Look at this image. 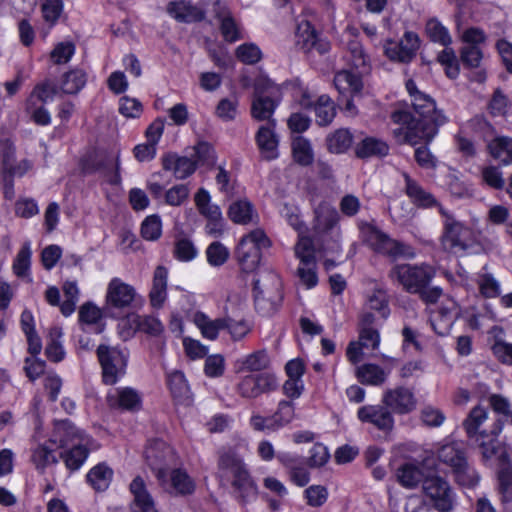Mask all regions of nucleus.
Masks as SVG:
<instances>
[{
    "label": "nucleus",
    "mask_w": 512,
    "mask_h": 512,
    "mask_svg": "<svg viewBox=\"0 0 512 512\" xmlns=\"http://www.w3.org/2000/svg\"><path fill=\"white\" fill-rule=\"evenodd\" d=\"M357 416L361 422L371 423L379 430L389 432L394 427V418L385 405H365L358 409Z\"/></svg>",
    "instance_id": "obj_20"
},
{
    "label": "nucleus",
    "mask_w": 512,
    "mask_h": 512,
    "mask_svg": "<svg viewBox=\"0 0 512 512\" xmlns=\"http://www.w3.org/2000/svg\"><path fill=\"white\" fill-rule=\"evenodd\" d=\"M339 220L338 211L326 202L320 203L314 210L313 231L322 242L321 247L326 252L338 253L341 251Z\"/></svg>",
    "instance_id": "obj_4"
},
{
    "label": "nucleus",
    "mask_w": 512,
    "mask_h": 512,
    "mask_svg": "<svg viewBox=\"0 0 512 512\" xmlns=\"http://www.w3.org/2000/svg\"><path fill=\"white\" fill-rule=\"evenodd\" d=\"M76 439H79L81 442L85 441L82 432H80L71 422L63 420L55 424L53 435L49 441L59 447H64L68 444H75L74 442Z\"/></svg>",
    "instance_id": "obj_27"
},
{
    "label": "nucleus",
    "mask_w": 512,
    "mask_h": 512,
    "mask_svg": "<svg viewBox=\"0 0 512 512\" xmlns=\"http://www.w3.org/2000/svg\"><path fill=\"white\" fill-rule=\"evenodd\" d=\"M218 468L222 476L232 477V493L241 504H246L256 499L257 487L238 455L230 450L221 452Z\"/></svg>",
    "instance_id": "obj_3"
},
{
    "label": "nucleus",
    "mask_w": 512,
    "mask_h": 512,
    "mask_svg": "<svg viewBox=\"0 0 512 512\" xmlns=\"http://www.w3.org/2000/svg\"><path fill=\"white\" fill-rule=\"evenodd\" d=\"M415 115L407 111H395L391 119L400 127L393 130V136L399 144L417 145L429 143L446 123V116L436 109L434 100L427 94H416L412 99Z\"/></svg>",
    "instance_id": "obj_1"
},
{
    "label": "nucleus",
    "mask_w": 512,
    "mask_h": 512,
    "mask_svg": "<svg viewBox=\"0 0 512 512\" xmlns=\"http://www.w3.org/2000/svg\"><path fill=\"white\" fill-rule=\"evenodd\" d=\"M481 177L483 182L493 189H503L505 180L500 168L496 166H486L481 170Z\"/></svg>",
    "instance_id": "obj_61"
},
{
    "label": "nucleus",
    "mask_w": 512,
    "mask_h": 512,
    "mask_svg": "<svg viewBox=\"0 0 512 512\" xmlns=\"http://www.w3.org/2000/svg\"><path fill=\"white\" fill-rule=\"evenodd\" d=\"M500 422L495 420L492 429L481 431L480 434L468 437L473 440L481 450L482 457L485 460L493 458L499 450L498 436L502 432Z\"/></svg>",
    "instance_id": "obj_23"
},
{
    "label": "nucleus",
    "mask_w": 512,
    "mask_h": 512,
    "mask_svg": "<svg viewBox=\"0 0 512 512\" xmlns=\"http://www.w3.org/2000/svg\"><path fill=\"white\" fill-rule=\"evenodd\" d=\"M403 177L405 180V193L415 205L423 208L438 206L435 197L416 180L412 179L407 173H404Z\"/></svg>",
    "instance_id": "obj_24"
},
{
    "label": "nucleus",
    "mask_w": 512,
    "mask_h": 512,
    "mask_svg": "<svg viewBox=\"0 0 512 512\" xmlns=\"http://www.w3.org/2000/svg\"><path fill=\"white\" fill-rule=\"evenodd\" d=\"M291 148L293 160L298 165L307 167L314 162V151L307 138L303 136L293 138Z\"/></svg>",
    "instance_id": "obj_35"
},
{
    "label": "nucleus",
    "mask_w": 512,
    "mask_h": 512,
    "mask_svg": "<svg viewBox=\"0 0 512 512\" xmlns=\"http://www.w3.org/2000/svg\"><path fill=\"white\" fill-rule=\"evenodd\" d=\"M136 296L133 286L120 278H113L107 287L106 302L115 308H126L131 305Z\"/></svg>",
    "instance_id": "obj_21"
},
{
    "label": "nucleus",
    "mask_w": 512,
    "mask_h": 512,
    "mask_svg": "<svg viewBox=\"0 0 512 512\" xmlns=\"http://www.w3.org/2000/svg\"><path fill=\"white\" fill-rule=\"evenodd\" d=\"M296 273L301 284L307 289H311L317 285L318 275L316 262H306L305 265L299 264Z\"/></svg>",
    "instance_id": "obj_58"
},
{
    "label": "nucleus",
    "mask_w": 512,
    "mask_h": 512,
    "mask_svg": "<svg viewBox=\"0 0 512 512\" xmlns=\"http://www.w3.org/2000/svg\"><path fill=\"white\" fill-rule=\"evenodd\" d=\"M499 492L503 502L512 499V468L503 467L498 472Z\"/></svg>",
    "instance_id": "obj_64"
},
{
    "label": "nucleus",
    "mask_w": 512,
    "mask_h": 512,
    "mask_svg": "<svg viewBox=\"0 0 512 512\" xmlns=\"http://www.w3.org/2000/svg\"><path fill=\"white\" fill-rule=\"evenodd\" d=\"M162 224L159 216L151 215L146 217L141 225V235L149 241L157 240L161 236Z\"/></svg>",
    "instance_id": "obj_60"
},
{
    "label": "nucleus",
    "mask_w": 512,
    "mask_h": 512,
    "mask_svg": "<svg viewBox=\"0 0 512 512\" xmlns=\"http://www.w3.org/2000/svg\"><path fill=\"white\" fill-rule=\"evenodd\" d=\"M163 169L172 171L177 179H185L196 170V162L186 156L168 154L162 159Z\"/></svg>",
    "instance_id": "obj_25"
},
{
    "label": "nucleus",
    "mask_w": 512,
    "mask_h": 512,
    "mask_svg": "<svg viewBox=\"0 0 512 512\" xmlns=\"http://www.w3.org/2000/svg\"><path fill=\"white\" fill-rule=\"evenodd\" d=\"M14 153L15 149L13 143L9 139H1L0 140V160L3 166V169L10 174V176H22L24 171L18 173L15 168H13L14 161Z\"/></svg>",
    "instance_id": "obj_51"
},
{
    "label": "nucleus",
    "mask_w": 512,
    "mask_h": 512,
    "mask_svg": "<svg viewBox=\"0 0 512 512\" xmlns=\"http://www.w3.org/2000/svg\"><path fill=\"white\" fill-rule=\"evenodd\" d=\"M388 276L392 283L403 291L416 294L431 283L436 276V270L427 263H403L394 265L389 271Z\"/></svg>",
    "instance_id": "obj_5"
},
{
    "label": "nucleus",
    "mask_w": 512,
    "mask_h": 512,
    "mask_svg": "<svg viewBox=\"0 0 512 512\" xmlns=\"http://www.w3.org/2000/svg\"><path fill=\"white\" fill-rule=\"evenodd\" d=\"M275 121L261 125L255 135L256 144L264 160L271 161L279 156V138L275 132Z\"/></svg>",
    "instance_id": "obj_19"
},
{
    "label": "nucleus",
    "mask_w": 512,
    "mask_h": 512,
    "mask_svg": "<svg viewBox=\"0 0 512 512\" xmlns=\"http://www.w3.org/2000/svg\"><path fill=\"white\" fill-rule=\"evenodd\" d=\"M294 411L295 408L292 402L286 400L279 402L276 412L271 416L274 423L273 425L277 430L286 426L293 420L295 415Z\"/></svg>",
    "instance_id": "obj_54"
},
{
    "label": "nucleus",
    "mask_w": 512,
    "mask_h": 512,
    "mask_svg": "<svg viewBox=\"0 0 512 512\" xmlns=\"http://www.w3.org/2000/svg\"><path fill=\"white\" fill-rule=\"evenodd\" d=\"M440 214L445 218L440 241L443 248L452 253H466L476 245L474 232L461 222L456 221L447 210L439 207Z\"/></svg>",
    "instance_id": "obj_6"
},
{
    "label": "nucleus",
    "mask_w": 512,
    "mask_h": 512,
    "mask_svg": "<svg viewBox=\"0 0 512 512\" xmlns=\"http://www.w3.org/2000/svg\"><path fill=\"white\" fill-rule=\"evenodd\" d=\"M314 109L316 114V122L320 126L329 125L335 118V104L332 101V99L326 94H323L318 97Z\"/></svg>",
    "instance_id": "obj_41"
},
{
    "label": "nucleus",
    "mask_w": 512,
    "mask_h": 512,
    "mask_svg": "<svg viewBox=\"0 0 512 512\" xmlns=\"http://www.w3.org/2000/svg\"><path fill=\"white\" fill-rule=\"evenodd\" d=\"M345 57L356 72L346 69L337 72L334 77V85L341 94L348 92L356 95L363 88V75L370 71V57L365 52L363 45L357 40L348 42Z\"/></svg>",
    "instance_id": "obj_2"
},
{
    "label": "nucleus",
    "mask_w": 512,
    "mask_h": 512,
    "mask_svg": "<svg viewBox=\"0 0 512 512\" xmlns=\"http://www.w3.org/2000/svg\"><path fill=\"white\" fill-rule=\"evenodd\" d=\"M167 10L176 20L187 23L200 21L205 15L203 10L185 1L170 2Z\"/></svg>",
    "instance_id": "obj_29"
},
{
    "label": "nucleus",
    "mask_w": 512,
    "mask_h": 512,
    "mask_svg": "<svg viewBox=\"0 0 512 512\" xmlns=\"http://www.w3.org/2000/svg\"><path fill=\"white\" fill-rule=\"evenodd\" d=\"M438 459L454 471L467 460L466 451L460 443H447L438 450Z\"/></svg>",
    "instance_id": "obj_31"
},
{
    "label": "nucleus",
    "mask_w": 512,
    "mask_h": 512,
    "mask_svg": "<svg viewBox=\"0 0 512 512\" xmlns=\"http://www.w3.org/2000/svg\"><path fill=\"white\" fill-rule=\"evenodd\" d=\"M119 153L116 155H107L105 161L99 164V169H103L104 176L110 184L118 185L121 183L120 177V159Z\"/></svg>",
    "instance_id": "obj_53"
},
{
    "label": "nucleus",
    "mask_w": 512,
    "mask_h": 512,
    "mask_svg": "<svg viewBox=\"0 0 512 512\" xmlns=\"http://www.w3.org/2000/svg\"><path fill=\"white\" fill-rule=\"evenodd\" d=\"M107 402L112 408L134 411L140 409L142 398L134 388L121 387L108 394Z\"/></svg>",
    "instance_id": "obj_22"
},
{
    "label": "nucleus",
    "mask_w": 512,
    "mask_h": 512,
    "mask_svg": "<svg viewBox=\"0 0 512 512\" xmlns=\"http://www.w3.org/2000/svg\"><path fill=\"white\" fill-rule=\"evenodd\" d=\"M494 343L492 344V351L499 361L504 364L512 365V344L505 342L501 335L503 330L498 327L493 328Z\"/></svg>",
    "instance_id": "obj_48"
},
{
    "label": "nucleus",
    "mask_w": 512,
    "mask_h": 512,
    "mask_svg": "<svg viewBox=\"0 0 512 512\" xmlns=\"http://www.w3.org/2000/svg\"><path fill=\"white\" fill-rule=\"evenodd\" d=\"M89 450L83 444H74L73 448L61 453L65 466L70 471L78 470L86 461Z\"/></svg>",
    "instance_id": "obj_42"
},
{
    "label": "nucleus",
    "mask_w": 512,
    "mask_h": 512,
    "mask_svg": "<svg viewBox=\"0 0 512 512\" xmlns=\"http://www.w3.org/2000/svg\"><path fill=\"white\" fill-rule=\"evenodd\" d=\"M206 256L210 265L222 266L229 258V250L222 243L216 241L207 247Z\"/></svg>",
    "instance_id": "obj_59"
},
{
    "label": "nucleus",
    "mask_w": 512,
    "mask_h": 512,
    "mask_svg": "<svg viewBox=\"0 0 512 512\" xmlns=\"http://www.w3.org/2000/svg\"><path fill=\"white\" fill-rule=\"evenodd\" d=\"M43 20L49 28L54 26L63 12L62 0H41Z\"/></svg>",
    "instance_id": "obj_52"
},
{
    "label": "nucleus",
    "mask_w": 512,
    "mask_h": 512,
    "mask_svg": "<svg viewBox=\"0 0 512 512\" xmlns=\"http://www.w3.org/2000/svg\"><path fill=\"white\" fill-rule=\"evenodd\" d=\"M270 365V358L265 350H258L248 354L235 363L237 373L241 372H259L265 370Z\"/></svg>",
    "instance_id": "obj_28"
},
{
    "label": "nucleus",
    "mask_w": 512,
    "mask_h": 512,
    "mask_svg": "<svg viewBox=\"0 0 512 512\" xmlns=\"http://www.w3.org/2000/svg\"><path fill=\"white\" fill-rule=\"evenodd\" d=\"M228 214L233 222L246 224L252 220L253 208L250 202L240 200L231 204Z\"/></svg>",
    "instance_id": "obj_50"
},
{
    "label": "nucleus",
    "mask_w": 512,
    "mask_h": 512,
    "mask_svg": "<svg viewBox=\"0 0 512 512\" xmlns=\"http://www.w3.org/2000/svg\"><path fill=\"white\" fill-rule=\"evenodd\" d=\"M237 58L245 64H255L262 58L261 50L253 43L240 45L236 50Z\"/></svg>",
    "instance_id": "obj_63"
},
{
    "label": "nucleus",
    "mask_w": 512,
    "mask_h": 512,
    "mask_svg": "<svg viewBox=\"0 0 512 512\" xmlns=\"http://www.w3.org/2000/svg\"><path fill=\"white\" fill-rule=\"evenodd\" d=\"M365 239L376 252L392 258L405 257L413 259L415 252L410 245L389 237L376 227L369 226L365 232Z\"/></svg>",
    "instance_id": "obj_11"
},
{
    "label": "nucleus",
    "mask_w": 512,
    "mask_h": 512,
    "mask_svg": "<svg viewBox=\"0 0 512 512\" xmlns=\"http://www.w3.org/2000/svg\"><path fill=\"white\" fill-rule=\"evenodd\" d=\"M495 420H498L501 429L504 427V420L497 416L492 415L487 408L477 405L473 407L463 421V428L468 437H472L481 433V431H489L492 429Z\"/></svg>",
    "instance_id": "obj_17"
},
{
    "label": "nucleus",
    "mask_w": 512,
    "mask_h": 512,
    "mask_svg": "<svg viewBox=\"0 0 512 512\" xmlns=\"http://www.w3.org/2000/svg\"><path fill=\"white\" fill-rule=\"evenodd\" d=\"M158 482L172 496H188L196 489L194 479L182 468H170L165 474L160 472Z\"/></svg>",
    "instance_id": "obj_14"
},
{
    "label": "nucleus",
    "mask_w": 512,
    "mask_h": 512,
    "mask_svg": "<svg viewBox=\"0 0 512 512\" xmlns=\"http://www.w3.org/2000/svg\"><path fill=\"white\" fill-rule=\"evenodd\" d=\"M382 403L396 414H407L416 408L413 392L403 386L387 389L383 393Z\"/></svg>",
    "instance_id": "obj_18"
},
{
    "label": "nucleus",
    "mask_w": 512,
    "mask_h": 512,
    "mask_svg": "<svg viewBox=\"0 0 512 512\" xmlns=\"http://www.w3.org/2000/svg\"><path fill=\"white\" fill-rule=\"evenodd\" d=\"M397 480L406 488H414L423 482L422 469L414 463H405L397 469Z\"/></svg>",
    "instance_id": "obj_39"
},
{
    "label": "nucleus",
    "mask_w": 512,
    "mask_h": 512,
    "mask_svg": "<svg viewBox=\"0 0 512 512\" xmlns=\"http://www.w3.org/2000/svg\"><path fill=\"white\" fill-rule=\"evenodd\" d=\"M145 459L158 480L160 472L165 474L175 464V453L164 441L155 440L145 449Z\"/></svg>",
    "instance_id": "obj_15"
},
{
    "label": "nucleus",
    "mask_w": 512,
    "mask_h": 512,
    "mask_svg": "<svg viewBox=\"0 0 512 512\" xmlns=\"http://www.w3.org/2000/svg\"><path fill=\"white\" fill-rule=\"evenodd\" d=\"M389 152V146L386 142L373 138L367 137L358 144L356 148V155L359 158H368L373 156H386Z\"/></svg>",
    "instance_id": "obj_37"
},
{
    "label": "nucleus",
    "mask_w": 512,
    "mask_h": 512,
    "mask_svg": "<svg viewBox=\"0 0 512 512\" xmlns=\"http://www.w3.org/2000/svg\"><path fill=\"white\" fill-rule=\"evenodd\" d=\"M193 322L201 331L202 336L209 340H215L219 331L224 329L226 325L224 317L212 320L203 312H196L193 316Z\"/></svg>",
    "instance_id": "obj_33"
},
{
    "label": "nucleus",
    "mask_w": 512,
    "mask_h": 512,
    "mask_svg": "<svg viewBox=\"0 0 512 512\" xmlns=\"http://www.w3.org/2000/svg\"><path fill=\"white\" fill-rule=\"evenodd\" d=\"M455 480L458 484L466 487H474L478 484L480 477L477 471L469 465L466 460L461 467L453 471Z\"/></svg>",
    "instance_id": "obj_56"
},
{
    "label": "nucleus",
    "mask_w": 512,
    "mask_h": 512,
    "mask_svg": "<svg viewBox=\"0 0 512 512\" xmlns=\"http://www.w3.org/2000/svg\"><path fill=\"white\" fill-rule=\"evenodd\" d=\"M31 461L40 473H44L49 465L58 463L53 451L44 444H39L32 450Z\"/></svg>",
    "instance_id": "obj_47"
},
{
    "label": "nucleus",
    "mask_w": 512,
    "mask_h": 512,
    "mask_svg": "<svg viewBox=\"0 0 512 512\" xmlns=\"http://www.w3.org/2000/svg\"><path fill=\"white\" fill-rule=\"evenodd\" d=\"M132 324L141 332L157 336L163 331L162 323L153 316L135 315L131 318Z\"/></svg>",
    "instance_id": "obj_49"
},
{
    "label": "nucleus",
    "mask_w": 512,
    "mask_h": 512,
    "mask_svg": "<svg viewBox=\"0 0 512 512\" xmlns=\"http://www.w3.org/2000/svg\"><path fill=\"white\" fill-rule=\"evenodd\" d=\"M217 17L221 21L220 29L226 41L235 42L241 39L238 26L229 12H217Z\"/></svg>",
    "instance_id": "obj_57"
},
{
    "label": "nucleus",
    "mask_w": 512,
    "mask_h": 512,
    "mask_svg": "<svg viewBox=\"0 0 512 512\" xmlns=\"http://www.w3.org/2000/svg\"><path fill=\"white\" fill-rule=\"evenodd\" d=\"M490 155L503 165L512 163V138L495 137L487 144Z\"/></svg>",
    "instance_id": "obj_34"
},
{
    "label": "nucleus",
    "mask_w": 512,
    "mask_h": 512,
    "mask_svg": "<svg viewBox=\"0 0 512 512\" xmlns=\"http://www.w3.org/2000/svg\"><path fill=\"white\" fill-rule=\"evenodd\" d=\"M86 73L81 69H72L62 76L60 89L65 94H77L86 84Z\"/></svg>",
    "instance_id": "obj_40"
},
{
    "label": "nucleus",
    "mask_w": 512,
    "mask_h": 512,
    "mask_svg": "<svg viewBox=\"0 0 512 512\" xmlns=\"http://www.w3.org/2000/svg\"><path fill=\"white\" fill-rule=\"evenodd\" d=\"M168 384L172 395L175 398H184L189 392V387L185 376L180 371H174L169 375Z\"/></svg>",
    "instance_id": "obj_62"
},
{
    "label": "nucleus",
    "mask_w": 512,
    "mask_h": 512,
    "mask_svg": "<svg viewBox=\"0 0 512 512\" xmlns=\"http://www.w3.org/2000/svg\"><path fill=\"white\" fill-rule=\"evenodd\" d=\"M424 504L429 503L438 512H452L456 503L455 493L450 484L440 476L423 480Z\"/></svg>",
    "instance_id": "obj_9"
},
{
    "label": "nucleus",
    "mask_w": 512,
    "mask_h": 512,
    "mask_svg": "<svg viewBox=\"0 0 512 512\" xmlns=\"http://www.w3.org/2000/svg\"><path fill=\"white\" fill-rule=\"evenodd\" d=\"M113 477V471L104 463H100L93 467L87 474V482L96 490H106Z\"/></svg>",
    "instance_id": "obj_38"
},
{
    "label": "nucleus",
    "mask_w": 512,
    "mask_h": 512,
    "mask_svg": "<svg viewBox=\"0 0 512 512\" xmlns=\"http://www.w3.org/2000/svg\"><path fill=\"white\" fill-rule=\"evenodd\" d=\"M425 31L429 39L434 43H438L444 47L452 43L448 29L436 18L427 21Z\"/></svg>",
    "instance_id": "obj_45"
},
{
    "label": "nucleus",
    "mask_w": 512,
    "mask_h": 512,
    "mask_svg": "<svg viewBox=\"0 0 512 512\" xmlns=\"http://www.w3.org/2000/svg\"><path fill=\"white\" fill-rule=\"evenodd\" d=\"M297 44L305 51L316 49L319 53H325L329 49L328 43L318 40L315 30L312 29L308 22L302 23L298 27Z\"/></svg>",
    "instance_id": "obj_32"
},
{
    "label": "nucleus",
    "mask_w": 512,
    "mask_h": 512,
    "mask_svg": "<svg viewBox=\"0 0 512 512\" xmlns=\"http://www.w3.org/2000/svg\"><path fill=\"white\" fill-rule=\"evenodd\" d=\"M224 321L226 322L224 329L228 330L232 339L235 341L243 339L251 331L250 323L243 318L235 319L230 314L227 307L225 308Z\"/></svg>",
    "instance_id": "obj_46"
},
{
    "label": "nucleus",
    "mask_w": 512,
    "mask_h": 512,
    "mask_svg": "<svg viewBox=\"0 0 512 512\" xmlns=\"http://www.w3.org/2000/svg\"><path fill=\"white\" fill-rule=\"evenodd\" d=\"M254 90L252 117L259 121H275L271 117L282 97L280 87L270 79L260 77L255 82Z\"/></svg>",
    "instance_id": "obj_7"
},
{
    "label": "nucleus",
    "mask_w": 512,
    "mask_h": 512,
    "mask_svg": "<svg viewBox=\"0 0 512 512\" xmlns=\"http://www.w3.org/2000/svg\"><path fill=\"white\" fill-rule=\"evenodd\" d=\"M356 377L366 385L378 386L385 382L387 373L376 364H363L356 369Z\"/></svg>",
    "instance_id": "obj_36"
},
{
    "label": "nucleus",
    "mask_w": 512,
    "mask_h": 512,
    "mask_svg": "<svg viewBox=\"0 0 512 512\" xmlns=\"http://www.w3.org/2000/svg\"><path fill=\"white\" fill-rule=\"evenodd\" d=\"M168 271L164 266H157L154 275L152 288L149 294L153 307H161L167 298Z\"/></svg>",
    "instance_id": "obj_30"
},
{
    "label": "nucleus",
    "mask_w": 512,
    "mask_h": 512,
    "mask_svg": "<svg viewBox=\"0 0 512 512\" xmlns=\"http://www.w3.org/2000/svg\"><path fill=\"white\" fill-rule=\"evenodd\" d=\"M420 41L416 33L408 31L405 32L399 42L388 41L384 46L386 56L401 63L410 62L416 55L419 49Z\"/></svg>",
    "instance_id": "obj_16"
},
{
    "label": "nucleus",
    "mask_w": 512,
    "mask_h": 512,
    "mask_svg": "<svg viewBox=\"0 0 512 512\" xmlns=\"http://www.w3.org/2000/svg\"><path fill=\"white\" fill-rule=\"evenodd\" d=\"M353 135L345 128L338 129L327 137V146L332 153H343L352 145Z\"/></svg>",
    "instance_id": "obj_44"
},
{
    "label": "nucleus",
    "mask_w": 512,
    "mask_h": 512,
    "mask_svg": "<svg viewBox=\"0 0 512 512\" xmlns=\"http://www.w3.org/2000/svg\"><path fill=\"white\" fill-rule=\"evenodd\" d=\"M365 239L376 252L392 258L405 257L413 259L415 252L410 245L389 237L376 227L369 226L365 232Z\"/></svg>",
    "instance_id": "obj_10"
},
{
    "label": "nucleus",
    "mask_w": 512,
    "mask_h": 512,
    "mask_svg": "<svg viewBox=\"0 0 512 512\" xmlns=\"http://www.w3.org/2000/svg\"><path fill=\"white\" fill-rule=\"evenodd\" d=\"M270 245L269 238L261 229H255L243 236L236 249L241 270L246 273L254 271L261 258V249L268 248Z\"/></svg>",
    "instance_id": "obj_8"
},
{
    "label": "nucleus",
    "mask_w": 512,
    "mask_h": 512,
    "mask_svg": "<svg viewBox=\"0 0 512 512\" xmlns=\"http://www.w3.org/2000/svg\"><path fill=\"white\" fill-rule=\"evenodd\" d=\"M130 491L134 496L132 509L134 512H157L153 498L147 491L144 480L136 477L130 484Z\"/></svg>",
    "instance_id": "obj_26"
},
{
    "label": "nucleus",
    "mask_w": 512,
    "mask_h": 512,
    "mask_svg": "<svg viewBox=\"0 0 512 512\" xmlns=\"http://www.w3.org/2000/svg\"><path fill=\"white\" fill-rule=\"evenodd\" d=\"M96 353L102 368L104 383L115 384L126 372V355L118 348L105 344L99 345Z\"/></svg>",
    "instance_id": "obj_12"
},
{
    "label": "nucleus",
    "mask_w": 512,
    "mask_h": 512,
    "mask_svg": "<svg viewBox=\"0 0 512 512\" xmlns=\"http://www.w3.org/2000/svg\"><path fill=\"white\" fill-rule=\"evenodd\" d=\"M56 93V87L50 81H45L34 87L27 101L38 104L41 103L43 105L49 100H52Z\"/></svg>",
    "instance_id": "obj_55"
},
{
    "label": "nucleus",
    "mask_w": 512,
    "mask_h": 512,
    "mask_svg": "<svg viewBox=\"0 0 512 512\" xmlns=\"http://www.w3.org/2000/svg\"><path fill=\"white\" fill-rule=\"evenodd\" d=\"M277 387V378L272 373L250 374L240 380L237 384V391L243 398L254 399L262 394L275 391Z\"/></svg>",
    "instance_id": "obj_13"
},
{
    "label": "nucleus",
    "mask_w": 512,
    "mask_h": 512,
    "mask_svg": "<svg viewBox=\"0 0 512 512\" xmlns=\"http://www.w3.org/2000/svg\"><path fill=\"white\" fill-rule=\"evenodd\" d=\"M295 257L299 264L305 265L306 262H316L315 247L311 237L300 232L298 241L294 246Z\"/></svg>",
    "instance_id": "obj_43"
}]
</instances>
